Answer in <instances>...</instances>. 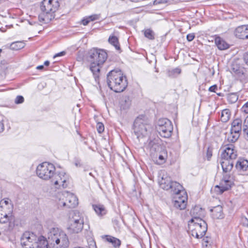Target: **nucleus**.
I'll return each mask as SVG.
<instances>
[{
	"instance_id": "obj_30",
	"label": "nucleus",
	"mask_w": 248,
	"mask_h": 248,
	"mask_svg": "<svg viewBox=\"0 0 248 248\" xmlns=\"http://www.w3.org/2000/svg\"><path fill=\"white\" fill-rule=\"evenodd\" d=\"M13 219V214L9 215L6 214L0 213V223L5 224L11 221Z\"/></svg>"
},
{
	"instance_id": "obj_56",
	"label": "nucleus",
	"mask_w": 248,
	"mask_h": 248,
	"mask_svg": "<svg viewBox=\"0 0 248 248\" xmlns=\"http://www.w3.org/2000/svg\"><path fill=\"white\" fill-rule=\"evenodd\" d=\"M61 182H62V183H64V182H65V180H63V181H62V179H61Z\"/></svg>"
},
{
	"instance_id": "obj_34",
	"label": "nucleus",
	"mask_w": 248,
	"mask_h": 248,
	"mask_svg": "<svg viewBox=\"0 0 248 248\" xmlns=\"http://www.w3.org/2000/svg\"><path fill=\"white\" fill-rule=\"evenodd\" d=\"M181 72V70L179 68H174L171 70L168 71V75L171 78H174L177 75L180 74Z\"/></svg>"
},
{
	"instance_id": "obj_18",
	"label": "nucleus",
	"mask_w": 248,
	"mask_h": 248,
	"mask_svg": "<svg viewBox=\"0 0 248 248\" xmlns=\"http://www.w3.org/2000/svg\"><path fill=\"white\" fill-rule=\"evenodd\" d=\"M234 34L235 36L239 39H248V25H242L236 28Z\"/></svg>"
},
{
	"instance_id": "obj_49",
	"label": "nucleus",
	"mask_w": 248,
	"mask_h": 248,
	"mask_svg": "<svg viewBox=\"0 0 248 248\" xmlns=\"http://www.w3.org/2000/svg\"><path fill=\"white\" fill-rule=\"evenodd\" d=\"M90 22L87 17L83 19L81 21L82 24L84 26L88 25Z\"/></svg>"
},
{
	"instance_id": "obj_24",
	"label": "nucleus",
	"mask_w": 248,
	"mask_h": 248,
	"mask_svg": "<svg viewBox=\"0 0 248 248\" xmlns=\"http://www.w3.org/2000/svg\"><path fill=\"white\" fill-rule=\"evenodd\" d=\"M231 70L232 73H233L238 77H241L244 74L243 67L236 62H234L232 63Z\"/></svg>"
},
{
	"instance_id": "obj_50",
	"label": "nucleus",
	"mask_w": 248,
	"mask_h": 248,
	"mask_svg": "<svg viewBox=\"0 0 248 248\" xmlns=\"http://www.w3.org/2000/svg\"><path fill=\"white\" fill-rule=\"evenodd\" d=\"M4 124L2 123V118L0 117V132H1L4 130Z\"/></svg>"
},
{
	"instance_id": "obj_20",
	"label": "nucleus",
	"mask_w": 248,
	"mask_h": 248,
	"mask_svg": "<svg viewBox=\"0 0 248 248\" xmlns=\"http://www.w3.org/2000/svg\"><path fill=\"white\" fill-rule=\"evenodd\" d=\"M210 211L212 213V217L214 219H221L224 217L223 208L221 205L215 206L211 209Z\"/></svg>"
},
{
	"instance_id": "obj_35",
	"label": "nucleus",
	"mask_w": 248,
	"mask_h": 248,
	"mask_svg": "<svg viewBox=\"0 0 248 248\" xmlns=\"http://www.w3.org/2000/svg\"><path fill=\"white\" fill-rule=\"evenodd\" d=\"M144 36L150 40H154L155 39V33L154 31L150 29L145 31Z\"/></svg>"
},
{
	"instance_id": "obj_33",
	"label": "nucleus",
	"mask_w": 248,
	"mask_h": 248,
	"mask_svg": "<svg viewBox=\"0 0 248 248\" xmlns=\"http://www.w3.org/2000/svg\"><path fill=\"white\" fill-rule=\"evenodd\" d=\"M227 98L229 103L233 104L237 101L238 97L236 93H231L227 94Z\"/></svg>"
},
{
	"instance_id": "obj_7",
	"label": "nucleus",
	"mask_w": 248,
	"mask_h": 248,
	"mask_svg": "<svg viewBox=\"0 0 248 248\" xmlns=\"http://www.w3.org/2000/svg\"><path fill=\"white\" fill-rule=\"evenodd\" d=\"M189 229L191 232V235L197 238L202 237L207 230V224L202 219H198L193 223H188Z\"/></svg>"
},
{
	"instance_id": "obj_44",
	"label": "nucleus",
	"mask_w": 248,
	"mask_h": 248,
	"mask_svg": "<svg viewBox=\"0 0 248 248\" xmlns=\"http://www.w3.org/2000/svg\"><path fill=\"white\" fill-rule=\"evenodd\" d=\"M243 131L245 139L247 140H248V128H247V127H243Z\"/></svg>"
},
{
	"instance_id": "obj_9",
	"label": "nucleus",
	"mask_w": 248,
	"mask_h": 248,
	"mask_svg": "<svg viewBox=\"0 0 248 248\" xmlns=\"http://www.w3.org/2000/svg\"><path fill=\"white\" fill-rule=\"evenodd\" d=\"M70 225L68 230L72 233H78L80 232L84 225L83 217L80 215L78 212H75L74 216L70 219Z\"/></svg>"
},
{
	"instance_id": "obj_12",
	"label": "nucleus",
	"mask_w": 248,
	"mask_h": 248,
	"mask_svg": "<svg viewBox=\"0 0 248 248\" xmlns=\"http://www.w3.org/2000/svg\"><path fill=\"white\" fill-rule=\"evenodd\" d=\"M20 241L24 248H35L37 236L32 232H26L23 234Z\"/></svg>"
},
{
	"instance_id": "obj_55",
	"label": "nucleus",
	"mask_w": 248,
	"mask_h": 248,
	"mask_svg": "<svg viewBox=\"0 0 248 248\" xmlns=\"http://www.w3.org/2000/svg\"><path fill=\"white\" fill-rule=\"evenodd\" d=\"M160 2L158 1L157 0H155V1H154V4H157V3H159Z\"/></svg>"
},
{
	"instance_id": "obj_43",
	"label": "nucleus",
	"mask_w": 248,
	"mask_h": 248,
	"mask_svg": "<svg viewBox=\"0 0 248 248\" xmlns=\"http://www.w3.org/2000/svg\"><path fill=\"white\" fill-rule=\"evenodd\" d=\"M195 38V35L194 33L188 34L186 36V39L188 42L192 41Z\"/></svg>"
},
{
	"instance_id": "obj_19",
	"label": "nucleus",
	"mask_w": 248,
	"mask_h": 248,
	"mask_svg": "<svg viewBox=\"0 0 248 248\" xmlns=\"http://www.w3.org/2000/svg\"><path fill=\"white\" fill-rule=\"evenodd\" d=\"M190 214L192 218L189 221V223H193L194 221H197L198 219H202L203 214L202 209L198 206H195L190 211Z\"/></svg>"
},
{
	"instance_id": "obj_39",
	"label": "nucleus",
	"mask_w": 248,
	"mask_h": 248,
	"mask_svg": "<svg viewBox=\"0 0 248 248\" xmlns=\"http://www.w3.org/2000/svg\"><path fill=\"white\" fill-rule=\"evenodd\" d=\"M0 205L1 206H14L12 203H9L8 200H3V202L1 201L0 202Z\"/></svg>"
},
{
	"instance_id": "obj_42",
	"label": "nucleus",
	"mask_w": 248,
	"mask_h": 248,
	"mask_svg": "<svg viewBox=\"0 0 248 248\" xmlns=\"http://www.w3.org/2000/svg\"><path fill=\"white\" fill-rule=\"evenodd\" d=\"M87 18H88L89 21L91 22V21H94L95 20L98 19V17L97 15H92L91 16L87 17Z\"/></svg>"
},
{
	"instance_id": "obj_41",
	"label": "nucleus",
	"mask_w": 248,
	"mask_h": 248,
	"mask_svg": "<svg viewBox=\"0 0 248 248\" xmlns=\"http://www.w3.org/2000/svg\"><path fill=\"white\" fill-rule=\"evenodd\" d=\"M241 221L243 226L248 227V219L247 217H242Z\"/></svg>"
},
{
	"instance_id": "obj_51",
	"label": "nucleus",
	"mask_w": 248,
	"mask_h": 248,
	"mask_svg": "<svg viewBox=\"0 0 248 248\" xmlns=\"http://www.w3.org/2000/svg\"><path fill=\"white\" fill-rule=\"evenodd\" d=\"M66 54V52L65 51H62L61 52H59L58 53H57L56 54H55L54 56V58L57 57H60V56H64L65 54Z\"/></svg>"
},
{
	"instance_id": "obj_25",
	"label": "nucleus",
	"mask_w": 248,
	"mask_h": 248,
	"mask_svg": "<svg viewBox=\"0 0 248 248\" xmlns=\"http://www.w3.org/2000/svg\"><path fill=\"white\" fill-rule=\"evenodd\" d=\"M215 44L220 50H224L229 47V45L220 37H217L215 40Z\"/></svg>"
},
{
	"instance_id": "obj_54",
	"label": "nucleus",
	"mask_w": 248,
	"mask_h": 248,
	"mask_svg": "<svg viewBox=\"0 0 248 248\" xmlns=\"http://www.w3.org/2000/svg\"><path fill=\"white\" fill-rule=\"evenodd\" d=\"M49 64V62L48 61H46L44 62V65L46 66H48Z\"/></svg>"
},
{
	"instance_id": "obj_16",
	"label": "nucleus",
	"mask_w": 248,
	"mask_h": 248,
	"mask_svg": "<svg viewBox=\"0 0 248 248\" xmlns=\"http://www.w3.org/2000/svg\"><path fill=\"white\" fill-rule=\"evenodd\" d=\"M235 169L242 175L248 173V160L243 158H239L235 164Z\"/></svg>"
},
{
	"instance_id": "obj_58",
	"label": "nucleus",
	"mask_w": 248,
	"mask_h": 248,
	"mask_svg": "<svg viewBox=\"0 0 248 248\" xmlns=\"http://www.w3.org/2000/svg\"><path fill=\"white\" fill-rule=\"evenodd\" d=\"M15 43H13L11 45V46L13 47V46L15 45Z\"/></svg>"
},
{
	"instance_id": "obj_48",
	"label": "nucleus",
	"mask_w": 248,
	"mask_h": 248,
	"mask_svg": "<svg viewBox=\"0 0 248 248\" xmlns=\"http://www.w3.org/2000/svg\"><path fill=\"white\" fill-rule=\"evenodd\" d=\"M243 59L245 63L248 65V52L244 54Z\"/></svg>"
},
{
	"instance_id": "obj_47",
	"label": "nucleus",
	"mask_w": 248,
	"mask_h": 248,
	"mask_svg": "<svg viewBox=\"0 0 248 248\" xmlns=\"http://www.w3.org/2000/svg\"><path fill=\"white\" fill-rule=\"evenodd\" d=\"M202 241L203 243H205V246L207 247L208 244L210 243V238H209L208 237H206L203 238Z\"/></svg>"
},
{
	"instance_id": "obj_3",
	"label": "nucleus",
	"mask_w": 248,
	"mask_h": 248,
	"mask_svg": "<svg viewBox=\"0 0 248 248\" xmlns=\"http://www.w3.org/2000/svg\"><path fill=\"white\" fill-rule=\"evenodd\" d=\"M60 3L58 0H43L40 5L41 13L38 16L40 22L47 24L55 17Z\"/></svg>"
},
{
	"instance_id": "obj_40",
	"label": "nucleus",
	"mask_w": 248,
	"mask_h": 248,
	"mask_svg": "<svg viewBox=\"0 0 248 248\" xmlns=\"http://www.w3.org/2000/svg\"><path fill=\"white\" fill-rule=\"evenodd\" d=\"M241 110L246 114L248 113V101L243 106Z\"/></svg>"
},
{
	"instance_id": "obj_28",
	"label": "nucleus",
	"mask_w": 248,
	"mask_h": 248,
	"mask_svg": "<svg viewBox=\"0 0 248 248\" xmlns=\"http://www.w3.org/2000/svg\"><path fill=\"white\" fill-rule=\"evenodd\" d=\"M48 244V239L46 240L43 236H40L39 237H37L36 245H35V248H43L44 246L47 247Z\"/></svg>"
},
{
	"instance_id": "obj_46",
	"label": "nucleus",
	"mask_w": 248,
	"mask_h": 248,
	"mask_svg": "<svg viewBox=\"0 0 248 248\" xmlns=\"http://www.w3.org/2000/svg\"><path fill=\"white\" fill-rule=\"evenodd\" d=\"M74 164L77 167H80L82 166V164L80 163V160L78 158L75 159Z\"/></svg>"
},
{
	"instance_id": "obj_27",
	"label": "nucleus",
	"mask_w": 248,
	"mask_h": 248,
	"mask_svg": "<svg viewBox=\"0 0 248 248\" xmlns=\"http://www.w3.org/2000/svg\"><path fill=\"white\" fill-rule=\"evenodd\" d=\"M156 157L158 159L156 160L157 163L158 164H162L164 163L168 157V153L166 149H164L160 152L158 153V155H155Z\"/></svg>"
},
{
	"instance_id": "obj_45",
	"label": "nucleus",
	"mask_w": 248,
	"mask_h": 248,
	"mask_svg": "<svg viewBox=\"0 0 248 248\" xmlns=\"http://www.w3.org/2000/svg\"><path fill=\"white\" fill-rule=\"evenodd\" d=\"M217 85H214L213 86H211L209 88V91L211 92H216V90L217 89Z\"/></svg>"
},
{
	"instance_id": "obj_26",
	"label": "nucleus",
	"mask_w": 248,
	"mask_h": 248,
	"mask_svg": "<svg viewBox=\"0 0 248 248\" xmlns=\"http://www.w3.org/2000/svg\"><path fill=\"white\" fill-rule=\"evenodd\" d=\"M92 207L98 216H103L107 214V211L102 204H93Z\"/></svg>"
},
{
	"instance_id": "obj_23",
	"label": "nucleus",
	"mask_w": 248,
	"mask_h": 248,
	"mask_svg": "<svg viewBox=\"0 0 248 248\" xmlns=\"http://www.w3.org/2000/svg\"><path fill=\"white\" fill-rule=\"evenodd\" d=\"M220 164L222 170L224 172H230L233 166V162L232 160L227 159H222L221 158Z\"/></svg>"
},
{
	"instance_id": "obj_22",
	"label": "nucleus",
	"mask_w": 248,
	"mask_h": 248,
	"mask_svg": "<svg viewBox=\"0 0 248 248\" xmlns=\"http://www.w3.org/2000/svg\"><path fill=\"white\" fill-rule=\"evenodd\" d=\"M105 242H108L112 245L113 248H120L121 241L115 237L109 235H104L102 236Z\"/></svg>"
},
{
	"instance_id": "obj_8",
	"label": "nucleus",
	"mask_w": 248,
	"mask_h": 248,
	"mask_svg": "<svg viewBox=\"0 0 248 248\" xmlns=\"http://www.w3.org/2000/svg\"><path fill=\"white\" fill-rule=\"evenodd\" d=\"M156 128L160 136L165 138L170 137L173 129L171 122L167 118L160 119Z\"/></svg>"
},
{
	"instance_id": "obj_15",
	"label": "nucleus",
	"mask_w": 248,
	"mask_h": 248,
	"mask_svg": "<svg viewBox=\"0 0 248 248\" xmlns=\"http://www.w3.org/2000/svg\"><path fill=\"white\" fill-rule=\"evenodd\" d=\"M232 185V182L228 179L227 175H226L221 180L220 186H215V190L218 194H221L224 191L229 190L231 187Z\"/></svg>"
},
{
	"instance_id": "obj_53",
	"label": "nucleus",
	"mask_w": 248,
	"mask_h": 248,
	"mask_svg": "<svg viewBox=\"0 0 248 248\" xmlns=\"http://www.w3.org/2000/svg\"><path fill=\"white\" fill-rule=\"evenodd\" d=\"M44 68V66L43 65H39L36 67V69L38 70H42Z\"/></svg>"
},
{
	"instance_id": "obj_37",
	"label": "nucleus",
	"mask_w": 248,
	"mask_h": 248,
	"mask_svg": "<svg viewBox=\"0 0 248 248\" xmlns=\"http://www.w3.org/2000/svg\"><path fill=\"white\" fill-rule=\"evenodd\" d=\"M24 101V98L23 96L21 95H18L16 96L15 100V103L16 104H19L23 103Z\"/></svg>"
},
{
	"instance_id": "obj_17",
	"label": "nucleus",
	"mask_w": 248,
	"mask_h": 248,
	"mask_svg": "<svg viewBox=\"0 0 248 248\" xmlns=\"http://www.w3.org/2000/svg\"><path fill=\"white\" fill-rule=\"evenodd\" d=\"M66 198V201H68V202H60L58 203L59 206L72 208L75 207L78 205V200L74 195L69 194Z\"/></svg>"
},
{
	"instance_id": "obj_38",
	"label": "nucleus",
	"mask_w": 248,
	"mask_h": 248,
	"mask_svg": "<svg viewBox=\"0 0 248 248\" xmlns=\"http://www.w3.org/2000/svg\"><path fill=\"white\" fill-rule=\"evenodd\" d=\"M212 156V149L210 147H208L206 152V157L208 161H209Z\"/></svg>"
},
{
	"instance_id": "obj_5",
	"label": "nucleus",
	"mask_w": 248,
	"mask_h": 248,
	"mask_svg": "<svg viewBox=\"0 0 248 248\" xmlns=\"http://www.w3.org/2000/svg\"><path fill=\"white\" fill-rule=\"evenodd\" d=\"M150 128L148 119L145 116L141 115L135 119L133 129L138 139L146 136Z\"/></svg>"
},
{
	"instance_id": "obj_31",
	"label": "nucleus",
	"mask_w": 248,
	"mask_h": 248,
	"mask_svg": "<svg viewBox=\"0 0 248 248\" xmlns=\"http://www.w3.org/2000/svg\"><path fill=\"white\" fill-rule=\"evenodd\" d=\"M108 41L110 44L113 45L117 50H120V46L119 43L118 38L116 36H109L108 39Z\"/></svg>"
},
{
	"instance_id": "obj_29",
	"label": "nucleus",
	"mask_w": 248,
	"mask_h": 248,
	"mask_svg": "<svg viewBox=\"0 0 248 248\" xmlns=\"http://www.w3.org/2000/svg\"><path fill=\"white\" fill-rule=\"evenodd\" d=\"M231 115V111L229 109H223L221 112L220 120L223 123L228 122L230 118Z\"/></svg>"
},
{
	"instance_id": "obj_21",
	"label": "nucleus",
	"mask_w": 248,
	"mask_h": 248,
	"mask_svg": "<svg viewBox=\"0 0 248 248\" xmlns=\"http://www.w3.org/2000/svg\"><path fill=\"white\" fill-rule=\"evenodd\" d=\"M149 147L151 154L154 156L158 155V153L163 150L165 148L155 141H151L149 143Z\"/></svg>"
},
{
	"instance_id": "obj_57",
	"label": "nucleus",
	"mask_w": 248,
	"mask_h": 248,
	"mask_svg": "<svg viewBox=\"0 0 248 248\" xmlns=\"http://www.w3.org/2000/svg\"><path fill=\"white\" fill-rule=\"evenodd\" d=\"M217 95H218L219 96H221V93H217Z\"/></svg>"
},
{
	"instance_id": "obj_13",
	"label": "nucleus",
	"mask_w": 248,
	"mask_h": 248,
	"mask_svg": "<svg viewBox=\"0 0 248 248\" xmlns=\"http://www.w3.org/2000/svg\"><path fill=\"white\" fill-rule=\"evenodd\" d=\"M172 194L175 195V200L174 201V207L180 210L185 209L187 200V196L186 192L182 189L181 191L173 192Z\"/></svg>"
},
{
	"instance_id": "obj_11",
	"label": "nucleus",
	"mask_w": 248,
	"mask_h": 248,
	"mask_svg": "<svg viewBox=\"0 0 248 248\" xmlns=\"http://www.w3.org/2000/svg\"><path fill=\"white\" fill-rule=\"evenodd\" d=\"M160 186L163 189L173 192H178L183 189L182 186L176 181H171L170 177H162L159 182Z\"/></svg>"
},
{
	"instance_id": "obj_1",
	"label": "nucleus",
	"mask_w": 248,
	"mask_h": 248,
	"mask_svg": "<svg viewBox=\"0 0 248 248\" xmlns=\"http://www.w3.org/2000/svg\"><path fill=\"white\" fill-rule=\"evenodd\" d=\"M107 58V52L103 49L93 48L88 53L87 61L90 63L89 68L97 83H99L100 68Z\"/></svg>"
},
{
	"instance_id": "obj_2",
	"label": "nucleus",
	"mask_w": 248,
	"mask_h": 248,
	"mask_svg": "<svg viewBox=\"0 0 248 248\" xmlns=\"http://www.w3.org/2000/svg\"><path fill=\"white\" fill-rule=\"evenodd\" d=\"M107 84L110 90L121 93L126 89L128 83L120 70H113L107 75Z\"/></svg>"
},
{
	"instance_id": "obj_32",
	"label": "nucleus",
	"mask_w": 248,
	"mask_h": 248,
	"mask_svg": "<svg viewBox=\"0 0 248 248\" xmlns=\"http://www.w3.org/2000/svg\"><path fill=\"white\" fill-rule=\"evenodd\" d=\"M14 206L0 205V213L12 215L13 214Z\"/></svg>"
},
{
	"instance_id": "obj_6",
	"label": "nucleus",
	"mask_w": 248,
	"mask_h": 248,
	"mask_svg": "<svg viewBox=\"0 0 248 248\" xmlns=\"http://www.w3.org/2000/svg\"><path fill=\"white\" fill-rule=\"evenodd\" d=\"M55 170V168L52 164L44 162L38 166L36 171L37 175L44 180H48L54 176L56 180L54 181V184L57 186L60 182L57 180V177L60 176L54 174Z\"/></svg>"
},
{
	"instance_id": "obj_10",
	"label": "nucleus",
	"mask_w": 248,
	"mask_h": 248,
	"mask_svg": "<svg viewBox=\"0 0 248 248\" xmlns=\"http://www.w3.org/2000/svg\"><path fill=\"white\" fill-rule=\"evenodd\" d=\"M242 121L241 119H234L231 124L230 135L227 140L229 142L234 143L239 139L242 132Z\"/></svg>"
},
{
	"instance_id": "obj_14",
	"label": "nucleus",
	"mask_w": 248,
	"mask_h": 248,
	"mask_svg": "<svg viewBox=\"0 0 248 248\" xmlns=\"http://www.w3.org/2000/svg\"><path fill=\"white\" fill-rule=\"evenodd\" d=\"M222 148L223 149V150L221 154V158L230 159L232 161L236 158L237 153L233 144L224 145Z\"/></svg>"
},
{
	"instance_id": "obj_36",
	"label": "nucleus",
	"mask_w": 248,
	"mask_h": 248,
	"mask_svg": "<svg viewBox=\"0 0 248 248\" xmlns=\"http://www.w3.org/2000/svg\"><path fill=\"white\" fill-rule=\"evenodd\" d=\"M96 128L98 133H102L104 130V126L103 123H98L96 124Z\"/></svg>"
},
{
	"instance_id": "obj_59",
	"label": "nucleus",
	"mask_w": 248,
	"mask_h": 248,
	"mask_svg": "<svg viewBox=\"0 0 248 248\" xmlns=\"http://www.w3.org/2000/svg\"><path fill=\"white\" fill-rule=\"evenodd\" d=\"M53 179L52 178V179L51 180V181L53 182Z\"/></svg>"
},
{
	"instance_id": "obj_52",
	"label": "nucleus",
	"mask_w": 248,
	"mask_h": 248,
	"mask_svg": "<svg viewBox=\"0 0 248 248\" xmlns=\"http://www.w3.org/2000/svg\"><path fill=\"white\" fill-rule=\"evenodd\" d=\"M243 127H247V128H248V115L244 120L243 124Z\"/></svg>"
},
{
	"instance_id": "obj_4",
	"label": "nucleus",
	"mask_w": 248,
	"mask_h": 248,
	"mask_svg": "<svg viewBox=\"0 0 248 248\" xmlns=\"http://www.w3.org/2000/svg\"><path fill=\"white\" fill-rule=\"evenodd\" d=\"M48 242L53 248H67L69 241L66 234L58 228H52L48 233Z\"/></svg>"
}]
</instances>
